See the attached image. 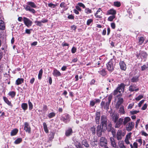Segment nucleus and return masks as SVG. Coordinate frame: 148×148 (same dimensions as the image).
Here are the masks:
<instances>
[{
    "mask_svg": "<svg viewBox=\"0 0 148 148\" xmlns=\"http://www.w3.org/2000/svg\"><path fill=\"white\" fill-rule=\"evenodd\" d=\"M118 92H119V90H117V89L116 88V90H114V92L113 93V95H117L118 94Z\"/></svg>",
    "mask_w": 148,
    "mask_h": 148,
    "instance_id": "obj_63",
    "label": "nucleus"
},
{
    "mask_svg": "<svg viewBox=\"0 0 148 148\" xmlns=\"http://www.w3.org/2000/svg\"><path fill=\"white\" fill-rule=\"evenodd\" d=\"M139 112V110H133L130 111V112L131 114H134L138 113Z\"/></svg>",
    "mask_w": 148,
    "mask_h": 148,
    "instance_id": "obj_52",
    "label": "nucleus"
},
{
    "mask_svg": "<svg viewBox=\"0 0 148 148\" xmlns=\"http://www.w3.org/2000/svg\"><path fill=\"white\" fill-rule=\"evenodd\" d=\"M98 72L103 76H104L106 75V72L104 69H102L101 71H98Z\"/></svg>",
    "mask_w": 148,
    "mask_h": 148,
    "instance_id": "obj_30",
    "label": "nucleus"
},
{
    "mask_svg": "<svg viewBox=\"0 0 148 148\" xmlns=\"http://www.w3.org/2000/svg\"><path fill=\"white\" fill-rule=\"evenodd\" d=\"M144 100H143L140 101L138 104V106L140 107L141 106V105L143 103Z\"/></svg>",
    "mask_w": 148,
    "mask_h": 148,
    "instance_id": "obj_60",
    "label": "nucleus"
},
{
    "mask_svg": "<svg viewBox=\"0 0 148 148\" xmlns=\"http://www.w3.org/2000/svg\"><path fill=\"white\" fill-rule=\"evenodd\" d=\"M43 125L44 127V129L46 133H48V130L47 127L46 123H43Z\"/></svg>",
    "mask_w": 148,
    "mask_h": 148,
    "instance_id": "obj_36",
    "label": "nucleus"
},
{
    "mask_svg": "<svg viewBox=\"0 0 148 148\" xmlns=\"http://www.w3.org/2000/svg\"><path fill=\"white\" fill-rule=\"evenodd\" d=\"M121 5V3L119 2L116 1L114 2V5L117 7H120Z\"/></svg>",
    "mask_w": 148,
    "mask_h": 148,
    "instance_id": "obj_46",
    "label": "nucleus"
},
{
    "mask_svg": "<svg viewBox=\"0 0 148 148\" xmlns=\"http://www.w3.org/2000/svg\"><path fill=\"white\" fill-rule=\"evenodd\" d=\"M141 57H143V58H145L147 56V53L145 52H142L140 53Z\"/></svg>",
    "mask_w": 148,
    "mask_h": 148,
    "instance_id": "obj_43",
    "label": "nucleus"
},
{
    "mask_svg": "<svg viewBox=\"0 0 148 148\" xmlns=\"http://www.w3.org/2000/svg\"><path fill=\"white\" fill-rule=\"evenodd\" d=\"M57 5L56 4H54L52 3H50L48 4V6L52 8H54L56 7Z\"/></svg>",
    "mask_w": 148,
    "mask_h": 148,
    "instance_id": "obj_41",
    "label": "nucleus"
},
{
    "mask_svg": "<svg viewBox=\"0 0 148 148\" xmlns=\"http://www.w3.org/2000/svg\"><path fill=\"white\" fill-rule=\"evenodd\" d=\"M119 111L120 113L121 114H124L125 113V111L124 109V107L123 106H121L119 110Z\"/></svg>",
    "mask_w": 148,
    "mask_h": 148,
    "instance_id": "obj_34",
    "label": "nucleus"
},
{
    "mask_svg": "<svg viewBox=\"0 0 148 148\" xmlns=\"http://www.w3.org/2000/svg\"><path fill=\"white\" fill-rule=\"evenodd\" d=\"M75 146L77 148H82L81 145L79 143L77 142L75 143Z\"/></svg>",
    "mask_w": 148,
    "mask_h": 148,
    "instance_id": "obj_49",
    "label": "nucleus"
},
{
    "mask_svg": "<svg viewBox=\"0 0 148 148\" xmlns=\"http://www.w3.org/2000/svg\"><path fill=\"white\" fill-rule=\"evenodd\" d=\"M18 132V130L16 129H15L12 131L10 133L11 136H13L16 135Z\"/></svg>",
    "mask_w": 148,
    "mask_h": 148,
    "instance_id": "obj_27",
    "label": "nucleus"
},
{
    "mask_svg": "<svg viewBox=\"0 0 148 148\" xmlns=\"http://www.w3.org/2000/svg\"><path fill=\"white\" fill-rule=\"evenodd\" d=\"M24 79L22 78H18L16 81L15 84L18 85L23 82Z\"/></svg>",
    "mask_w": 148,
    "mask_h": 148,
    "instance_id": "obj_22",
    "label": "nucleus"
},
{
    "mask_svg": "<svg viewBox=\"0 0 148 148\" xmlns=\"http://www.w3.org/2000/svg\"><path fill=\"white\" fill-rule=\"evenodd\" d=\"M8 95L11 96L12 98H13L16 95V92L14 91H10L8 93Z\"/></svg>",
    "mask_w": 148,
    "mask_h": 148,
    "instance_id": "obj_31",
    "label": "nucleus"
},
{
    "mask_svg": "<svg viewBox=\"0 0 148 148\" xmlns=\"http://www.w3.org/2000/svg\"><path fill=\"white\" fill-rule=\"evenodd\" d=\"M82 144L83 145H84L86 147H89V145L86 140H83L82 142Z\"/></svg>",
    "mask_w": 148,
    "mask_h": 148,
    "instance_id": "obj_32",
    "label": "nucleus"
},
{
    "mask_svg": "<svg viewBox=\"0 0 148 148\" xmlns=\"http://www.w3.org/2000/svg\"><path fill=\"white\" fill-rule=\"evenodd\" d=\"M108 119L106 116L103 115L101 116L100 119V123L102 127H106L108 124Z\"/></svg>",
    "mask_w": 148,
    "mask_h": 148,
    "instance_id": "obj_4",
    "label": "nucleus"
},
{
    "mask_svg": "<svg viewBox=\"0 0 148 148\" xmlns=\"http://www.w3.org/2000/svg\"><path fill=\"white\" fill-rule=\"evenodd\" d=\"M108 125L106 127V129L108 132H111L112 135H113L115 133V130L113 127H112V125L111 122H108Z\"/></svg>",
    "mask_w": 148,
    "mask_h": 148,
    "instance_id": "obj_8",
    "label": "nucleus"
},
{
    "mask_svg": "<svg viewBox=\"0 0 148 148\" xmlns=\"http://www.w3.org/2000/svg\"><path fill=\"white\" fill-rule=\"evenodd\" d=\"M93 22V20L90 19L88 20L87 21L86 24L88 25H89L90 24Z\"/></svg>",
    "mask_w": 148,
    "mask_h": 148,
    "instance_id": "obj_50",
    "label": "nucleus"
},
{
    "mask_svg": "<svg viewBox=\"0 0 148 148\" xmlns=\"http://www.w3.org/2000/svg\"><path fill=\"white\" fill-rule=\"evenodd\" d=\"M131 120V119L129 117H126L124 118L123 124L124 125H126L127 123Z\"/></svg>",
    "mask_w": 148,
    "mask_h": 148,
    "instance_id": "obj_21",
    "label": "nucleus"
},
{
    "mask_svg": "<svg viewBox=\"0 0 148 148\" xmlns=\"http://www.w3.org/2000/svg\"><path fill=\"white\" fill-rule=\"evenodd\" d=\"M148 68V65H144L141 67V70L144 71L145 70Z\"/></svg>",
    "mask_w": 148,
    "mask_h": 148,
    "instance_id": "obj_48",
    "label": "nucleus"
},
{
    "mask_svg": "<svg viewBox=\"0 0 148 148\" xmlns=\"http://www.w3.org/2000/svg\"><path fill=\"white\" fill-rule=\"evenodd\" d=\"M115 18V15H113L111 16L108 18V20L110 21H112Z\"/></svg>",
    "mask_w": 148,
    "mask_h": 148,
    "instance_id": "obj_44",
    "label": "nucleus"
},
{
    "mask_svg": "<svg viewBox=\"0 0 148 148\" xmlns=\"http://www.w3.org/2000/svg\"><path fill=\"white\" fill-rule=\"evenodd\" d=\"M56 114L54 112H52L50 113L48 115V117L49 118H51L55 116Z\"/></svg>",
    "mask_w": 148,
    "mask_h": 148,
    "instance_id": "obj_40",
    "label": "nucleus"
},
{
    "mask_svg": "<svg viewBox=\"0 0 148 148\" xmlns=\"http://www.w3.org/2000/svg\"><path fill=\"white\" fill-rule=\"evenodd\" d=\"M108 13L109 14H112V15H115L116 13L115 10L113 9H110L108 11Z\"/></svg>",
    "mask_w": 148,
    "mask_h": 148,
    "instance_id": "obj_25",
    "label": "nucleus"
},
{
    "mask_svg": "<svg viewBox=\"0 0 148 148\" xmlns=\"http://www.w3.org/2000/svg\"><path fill=\"white\" fill-rule=\"evenodd\" d=\"M95 127L94 126L91 127L90 129V131L91 132L92 134L93 135H95Z\"/></svg>",
    "mask_w": 148,
    "mask_h": 148,
    "instance_id": "obj_33",
    "label": "nucleus"
},
{
    "mask_svg": "<svg viewBox=\"0 0 148 148\" xmlns=\"http://www.w3.org/2000/svg\"><path fill=\"white\" fill-rule=\"evenodd\" d=\"M123 100L122 98H119L118 99V100L117 102L120 103L121 104L123 102Z\"/></svg>",
    "mask_w": 148,
    "mask_h": 148,
    "instance_id": "obj_55",
    "label": "nucleus"
},
{
    "mask_svg": "<svg viewBox=\"0 0 148 148\" xmlns=\"http://www.w3.org/2000/svg\"><path fill=\"white\" fill-rule=\"evenodd\" d=\"M28 104L29 106V109L30 110H32L33 108V105L32 103L29 100L28 101Z\"/></svg>",
    "mask_w": 148,
    "mask_h": 148,
    "instance_id": "obj_47",
    "label": "nucleus"
},
{
    "mask_svg": "<svg viewBox=\"0 0 148 148\" xmlns=\"http://www.w3.org/2000/svg\"><path fill=\"white\" fill-rule=\"evenodd\" d=\"M119 65L121 69L122 70L125 71L126 69V66L125 63L123 61H120Z\"/></svg>",
    "mask_w": 148,
    "mask_h": 148,
    "instance_id": "obj_14",
    "label": "nucleus"
},
{
    "mask_svg": "<svg viewBox=\"0 0 148 148\" xmlns=\"http://www.w3.org/2000/svg\"><path fill=\"white\" fill-rule=\"evenodd\" d=\"M125 85L123 83H121L117 88L119 92L120 93L121 92H123L124 91Z\"/></svg>",
    "mask_w": 148,
    "mask_h": 148,
    "instance_id": "obj_13",
    "label": "nucleus"
},
{
    "mask_svg": "<svg viewBox=\"0 0 148 148\" xmlns=\"http://www.w3.org/2000/svg\"><path fill=\"white\" fill-rule=\"evenodd\" d=\"M100 118V112H97L95 114V121L97 124H99Z\"/></svg>",
    "mask_w": 148,
    "mask_h": 148,
    "instance_id": "obj_12",
    "label": "nucleus"
},
{
    "mask_svg": "<svg viewBox=\"0 0 148 148\" xmlns=\"http://www.w3.org/2000/svg\"><path fill=\"white\" fill-rule=\"evenodd\" d=\"M119 146L120 148H126L124 145V143L122 141H119L118 142Z\"/></svg>",
    "mask_w": 148,
    "mask_h": 148,
    "instance_id": "obj_29",
    "label": "nucleus"
},
{
    "mask_svg": "<svg viewBox=\"0 0 148 148\" xmlns=\"http://www.w3.org/2000/svg\"><path fill=\"white\" fill-rule=\"evenodd\" d=\"M105 129H103V127H101V125H98L97 127V134L98 137H100L102 134V132H104Z\"/></svg>",
    "mask_w": 148,
    "mask_h": 148,
    "instance_id": "obj_7",
    "label": "nucleus"
},
{
    "mask_svg": "<svg viewBox=\"0 0 148 148\" xmlns=\"http://www.w3.org/2000/svg\"><path fill=\"white\" fill-rule=\"evenodd\" d=\"M27 5H26L25 7L26 10L34 14L35 13V11L32 8H35L36 7V5L34 3L29 1L27 2Z\"/></svg>",
    "mask_w": 148,
    "mask_h": 148,
    "instance_id": "obj_2",
    "label": "nucleus"
},
{
    "mask_svg": "<svg viewBox=\"0 0 148 148\" xmlns=\"http://www.w3.org/2000/svg\"><path fill=\"white\" fill-rule=\"evenodd\" d=\"M112 98V95H109L108 97V101L106 102L105 103V102L102 101L101 103L100 106L101 108L102 109L103 108L107 110L109 108V106L110 103L111 101Z\"/></svg>",
    "mask_w": 148,
    "mask_h": 148,
    "instance_id": "obj_1",
    "label": "nucleus"
},
{
    "mask_svg": "<svg viewBox=\"0 0 148 148\" xmlns=\"http://www.w3.org/2000/svg\"><path fill=\"white\" fill-rule=\"evenodd\" d=\"M121 103H119L118 102H117V103L116 104V106H115V107H116V109L119 108V106H120L121 105Z\"/></svg>",
    "mask_w": 148,
    "mask_h": 148,
    "instance_id": "obj_57",
    "label": "nucleus"
},
{
    "mask_svg": "<svg viewBox=\"0 0 148 148\" xmlns=\"http://www.w3.org/2000/svg\"><path fill=\"white\" fill-rule=\"evenodd\" d=\"M119 116L117 114L114 115V116L113 118L112 121H114L115 123L116 122L118 119L119 118Z\"/></svg>",
    "mask_w": 148,
    "mask_h": 148,
    "instance_id": "obj_38",
    "label": "nucleus"
},
{
    "mask_svg": "<svg viewBox=\"0 0 148 148\" xmlns=\"http://www.w3.org/2000/svg\"><path fill=\"white\" fill-rule=\"evenodd\" d=\"M107 140L104 137H101L99 140V145L101 147H104L107 146Z\"/></svg>",
    "mask_w": 148,
    "mask_h": 148,
    "instance_id": "obj_6",
    "label": "nucleus"
},
{
    "mask_svg": "<svg viewBox=\"0 0 148 148\" xmlns=\"http://www.w3.org/2000/svg\"><path fill=\"white\" fill-rule=\"evenodd\" d=\"M77 5H79V6L82 7L83 8H85V6L82 3H79L77 4Z\"/></svg>",
    "mask_w": 148,
    "mask_h": 148,
    "instance_id": "obj_53",
    "label": "nucleus"
},
{
    "mask_svg": "<svg viewBox=\"0 0 148 148\" xmlns=\"http://www.w3.org/2000/svg\"><path fill=\"white\" fill-rule=\"evenodd\" d=\"M73 132L71 128H69L65 132V135L67 136H68L72 134Z\"/></svg>",
    "mask_w": 148,
    "mask_h": 148,
    "instance_id": "obj_19",
    "label": "nucleus"
},
{
    "mask_svg": "<svg viewBox=\"0 0 148 148\" xmlns=\"http://www.w3.org/2000/svg\"><path fill=\"white\" fill-rule=\"evenodd\" d=\"M144 39L143 37H141L140 38L139 40V44L141 45L143 42Z\"/></svg>",
    "mask_w": 148,
    "mask_h": 148,
    "instance_id": "obj_42",
    "label": "nucleus"
},
{
    "mask_svg": "<svg viewBox=\"0 0 148 148\" xmlns=\"http://www.w3.org/2000/svg\"><path fill=\"white\" fill-rule=\"evenodd\" d=\"M138 77L137 76H135L133 77L131 79V81L133 82H137L138 80Z\"/></svg>",
    "mask_w": 148,
    "mask_h": 148,
    "instance_id": "obj_39",
    "label": "nucleus"
},
{
    "mask_svg": "<svg viewBox=\"0 0 148 148\" xmlns=\"http://www.w3.org/2000/svg\"><path fill=\"white\" fill-rule=\"evenodd\" d=\"M25 126L24 127V130L29 133L30 132L31 128L28 123L27 122H25L24 123Z\"/></svg>",
    "mask_w": 148,
    "mask_h": 148,
    "instance_id": "obj_15",
    "label": "nucleus"
},
{
    "mask_svg": "<svg viewBox=\"0 0 148 148\" xmlns=\"http://www.w3.org/2000/svg\"><path fill=\"white\" fill-rule=\"evenodd\" d=\"M70 116L68 114L63 115L60 117V120L65 123H68L70 121Z\"/></svg>",
    "mask_w": 148,
    "mask_h": 148,
    "instance_id": "obj_5",
    "label": "nucleus"
},
{
    "mask_svg": "<svg viewBox=\"0 0 148 148\" xmlns=\"http://www.w3.org/2000/svg\"><path fill=\"white\" fill-rule=\"evenodd\" d=\"M42 73L43 70L41 69L40 70L38 75V78L39 79H41Z\"/></svg>",
    "mask_w": 148,
    "mask_h": 148,
    "instance_id": "obj_35",
    "label": "nucleus"
},
{
    "mask_svg": "<svg viewBox=\"0 0 148 148\" xmlns=\"http://www.w3.org/2000/svg\"><path fill=\"white\" fill-rule=\"evenodd\" d=\"M125 134L121 130H118L116 134V138L117 140H120L122 139V137L124 136Z\"/></svg>",
    "mask_w": 148,
    "mask_h": 148,
    "instance_id": "obj_9",
    "label": "nucleus"
},
{
    "mask_svg": "<svg viewBox=\"0 0 148 148\" xmlns=\"http://www.w3.org/2000/svg\"><path fill=\"white\" fill-rule=\"evenodd\" d=\"M3 99L5 102L7 103L8 105L12 106L11 103L8 100V99L6 97H3Z\"/></svg>",
    "mask_w": 148,
    "mask_h": 148,
    "instance_id": "obj_26",
    "label": "nucleus"
},
{
    "mask_svg": "<svg viewBox=\"0 0 148 148\" xmlns=\"http://www.w3.org/2000/svg\"><path fill=\"white\" fill-rule=\"evenodd\" d=\"M47 21H48V20L46 19H42V21H41L40 22L38 21V25H39V23H40L41 22L43 23H45L47 22Z\"/></svg>",
    "mask_w": 148,
    "mask_h": 148,
    "instance_id": "obj_54",
    "label": "nucleus"
},
{
    "mask_svg": "<svg viewBox=\"0 0 148 148\" xmlns=\"http://www.w3.org/2000/svg\"><path fill=\"white\" fill-rule=\"evenodd\" d=\"M79 7L78 5H76L75 6V8L77 10L81 11L82 10Z\"/></svg>",
    "mask_w": 148,
    "mask_h": 148,
    "instance_id": "obj_64",
    "label": "nucleus"
},
{
    "mask_svg": "<svg viewBox=\"0 0 148 148\" xmlns=\"http://www.w3.org/2000/svg\"><path fill=\"white\" fill-rule=\"evenodd\" d=\"M76 48L74 47H73L71 49L72 53H75L76 51Z\"/></svg>",
    "mask_w": 148,
    "mask_h": 148,
    "instance_id": "obj_56",
    "label": "nucleus"
},
{
    "mask_svg": "<svg viewBox=\"0 0 148 148\" xmlns=\"http://www.w3.org/2000/svg\"><path fill=\"white\" fill-rule=\"evenodd\" d=\"M95 101H90V105L92 106H93L95 105Z\"/></svg>",
    "mask_w": 148,
    "mask_h": 148,
    "instance_id": "obj_59",
    "label": "nucleus"
},
{
    "mask_svg": "<svg viewBox=\"0 0 148 148\" xmlns=\"http://www.w3.org/2000/svg\"><path fill=\"white\" fill-rule=\"evenodd\" d=\"M115 64V60L113 59H111L106 64L108 70L110 72H112L114 70Z\"/></svg>",
    "mask_w": 148,
    "mask_h": 148,
    "instance_id": "obj_3",
    "label": "nucleus"
},
{
    "mask_svg": "<svg viewBox=\"0 0 148 148\" xmlns=\"http://www.w3.org/2000/svg\"><path fill=\"white\" fill-rule=\"evenodd\" d=\"M85 12L87 14H89L91 13V10L89 8H86L84 10Z\"/></svg>",
    "mask_w": 148,
    "mask_h": 148,
    "instance_id": "obj_45",
    "label": "nucleus"
},
{
    "mask_svg": "<svg viewBox=\"0 0 148 148\" xmlns=\"http://www.w3.org/2000/svg\"><path fill=\"white\" fill-rule=\"evenodd\" d=\"M134 123L132 122L127 123L126 125V128L128 132L131 131L134 128Z\"/></svg>",
    "mask_w": 148,
    "mask_h": 148,
    "instance_id": "obj_10",
    "label": "nucleus"
},
{
    "mask_svg": "<svg viewBox=\"0 0 148 148\" xmlns=\"http://www.w3.org/2000/svg\"><path fill=\"white\" fill-rule=\"evenodd\" d=\"M22 141V139L21 138H18L14 141V143L15 144H18Z\"/></svg>",
    "mask_w": 148,
    "mask_h": 148,
    "instance_id": "obj_37",
    "label": "nucleus"
},
{
    "mask_svg": "<svg viewBox=\"0 0 148 148\" xmlns=\"http://www.w3.org/2000/svg\"><path fill=\"white\" fill-rule=\"evenodd\" d=\"M143 97V96L142 95H139L137 97L135 98L136 101H138Z\"/></svg>",
    "mask_w": 148,
    "mask_h": 148,
    "instance_id": "obj_51",
    "label": "nucleus"
},
{
    "mask_svg": "<svg viewBox=\"0 0 148 148\" xmlns=\"http://www.w3.org/2000/svg\"><path fill=\"white\" fill-rule=\"evenodd\" d=\"M132 133L131 132L129 133L128 134H127L125 138H130L131 137V135L132 134Z\"/></svg>",
    "mask_w": 148,
    "mask_h": 148,
    "instance_id": "obj_61",
    "label": "nucleus"
},
{
    "mask_svg": "<svg viewBox=\"0 0 148 148\" xmlns=\"http://www.w3.org/2000/svg\"><path fill=\"white\" fill-rule=\"evenodd\" d=\"M21 106V108L24 111L26 110L27 109L28 106L26 103H22Z\"/></svg>",
    "mask_w": 148,
    "mask_h": 148,
    "instance_id": "obj_28",
    "label": "nucleus"
},
{
    "mask_svg": "<svg viewBox=\"0 0 148 148\" xmlns=\"http://www.w3.org/2000/svg\"><path fill=\"white\" fill-rule=\"evenodd\" d=\"M111 26L112 28L113 29H114L115 28V24L114 23H112L111 24Z\"/></svg>",
    "mask_w": 148,
    "mask_h": 148,
    "instance_id": "obj_62",
    "label": "nucleus"
},
{
    "mask_svg": "<svg viewBox=\"0 0 148 148\" xmlns=\"http://www.w3.org/2000/svg\"><path fill=\"white\" fill-rule=\"evenodd\" d=\"M53 74L54 76L56 77L60 76L61 74L56 69H55L53 70Z\"/></svg>",
    "mask_w": 148,
    "mask_h": 148,
    "instance_id": "obj_20",
    "label": "nucleus"
},
{
    "mask_svg": "<svg viewBox=\"0 0 148 148\" xmlns=\"http://www.w3.org/2000/svg\"><path fill=\"white\" fill-rule=\"evenodd\" d=\"M68 18L69 19H73L74 18V16L72 14H71L68 16Z\"/></svg>",
    "mask_w": 148,
    "mask_h": 148,
    "instance_id": "obj_58",
    "label": "nucleus"
},
{
    "mask_svg": "<svg viewBox=\"0 0 148 148\" xmlns=\"http://www.w3.org/2000/svg\"><path fill=\"white\" fill-rule=\"evenodd\" d=\"M23 20L24 24L27 26L29 27L31 26L32 22L28 18L25 17H24L23 18Z\"/></svg>",
    "mask_w": 148,
    "mask_h": 148,
    "instance_id": "obj_11",
    "label": "nucleus"
},
{
    "mask_svg": "<svg viewBox=\"0 0 148 148\" xmlns=\"http://www.w3.org/2000/svg\"><path fill=\"white\" fill-rule=\"evenodd\" d=\"M5 26L3 21L0 20V29L4 30L5 29Z\"/></svg>",
    "mask_w": 148,
    "mask_h": 148,
    "instance_id": "obj_24",
    "label": "nucleus"
},
{
    "mask_svg": "<svg viewBox=\"0 0 148 148\" xmlns=\"http://www.w3.org/2000/svg\"><path fill=\"white\" fill-rule=\"evenodd\" d=\"M136 88V87L135 86L133 85H131L129 87V90L131 92H133L134 91H138L139 90V88Z\"/></svg>",
    "mask_w": 148,
    "mask_h": 148,
    "instance_id": "obj_17",
    "label": "nucleus"
},
{
    "mask_svg": "<svg viewBox=\"0 0 148 148\" xmlns=\"http://www.w3.org/2000/svg\"><path fill=\"white\" fill-rule=\"evenodd\" d=\"M110 139L111 146L113 147H116V144L114 138L112 137H110Z\"/></svg>",
    "mask_w": 148,
    "mask_h": 148,
    "instance_id": "obj_18",
    "label": "nucleus"
},
{
    "mask_svg": "<svg viewBox=\"0 0 148 148\" xmlns=\"http://www.w3.org/2000/svg\"><path fill=\"white\" fill-rule=\"evenodd\" d=\"M55 135V133L53 132H50V134L49 135V140L51 141L54 138Z\"/></svg>",
    "mask_w": 148,
    "mask_h": 148,
    "instance_id": "obj_23",
    "label": "nucleus"
},
{
    "mask_svg": "<svg viewBox=\"0 0 148 148\" xmlns=\"http://www.w3.org/2000/svg\"><path fill=\"white\" fill-rule=\"evenodd\" d=\"M123 121V119L120 118L115 125V128H119L121 125L122 124Z\"/></svg>",
    "mask_w": 148,
    "mask_h": 148,
    "instance_id": "obj_16",
    "label": "nucleus"
}]
</instances>
